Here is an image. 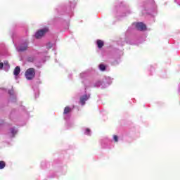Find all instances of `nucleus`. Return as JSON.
<instances>
[{
	"label": "nucleus",
	"instance_id": "nucleus-5",
	"mask_svg": "<svg viewBox=\"0 0 180 180\" xmlns=\"http://www.w3.org/2000/svg\"><path fill=\"white\" fill-rule=\"evenodd\" d=\"M89 99V95L86 96H83L81 98H80V103L82 105H85V102H86L87 100Z\"/></svg>",
	"mask_w": 180,
	"mask_h": 180
},
{
	"label": "nucleus",
	"instance_id": "nucleus-9",
	"mask_svg": "<svg viewBox=\"0 0 180 180\" xmlns=\"http://www.w3.org/2000/svg\"><path fill=\"white\" fill-rule=\"evenodd\" d=\"M70 112H71V108L69 107H66L64 110V115H67V113H70Z\"/></svg>",
	"mask_w": 180,
	"mask_h": 180
},
{
	"label": "nucleus",
	"instance_id": "nucleus-10",
	"mask_svg": "<svg viewBox=\"0 0 180 180\" xmlns=\"http://www.w3.org/2000/svg\"><path fill=\"white\" fill-rule=\"evenodd\" d=\"M5 168V162L0 161V169H4Z\"/></svg>",
	"mask_w": 180,
	"mask_h": 180
},
{
	"label": "nucleus",
	"instance_id": "nucleus-3",
	"mask_svg": "<svg viewBox=\"0 0 180 180\" xmlns=\"http://www.w3.org/2000/svg\"><path fill=\"white\" fill-rule=\"evenodd\" d=\"M138 30H146V27L143 22H136L134 24Z\"/></svg>",
	"mask_w": 180,
	"mask_h": 180
},
{
	"label": "nucleus",
	"instance_id": "nucleus-12",
	"mask_svg": "<svg viewBox=\"0 0 180 180\" xmlns=\"http://www.w3.org/2000/svg\"><path fill=\"white\" fill-rule=\"evenodd\" d=\"M17 132H18V131H16V129H11V134H13H13H16Z\"/></svg>",
	"mask_w": 180,
	"mask_h": 180
},
{
	"label": "nucleus",
	"instance_id": "nucleus-6",
	"mask_svg": "<svg viewBox=\"0 0 180 180\" xmlns=\"http://www.w3.org/2000/svg\"><path fill=\"white\" fill-rule=\"evenodd\" d=\"M20 73V68L19 66H17L13 72V74L15 77V78H18V75H19V74Z\"/></svg>",
	"mask_w": 180,
	"mask_h": 180
},
{
	"label": "nucleus",
	"instance_id": "nucleus-13",
	"mask_svg": "<svg viewBox=\"0 0 180 180\" xmlns=\"http://www.w3.org/2000/svg\"><path fill=\"white\" fill-rule=\"evenodd\" d=\"M113 139H114L115 141L117 142V141H118L117 136L114 135V136H113Z\"/></svg>",
	"mask_w": 180,
	"mask_h": 180
},
{
	"label": "nucleus",
	"instance_id": "nucleus-11",
	"mask_svg": "<svg viewBox=\"0 0 180 180\" xmlns=\"http://www.w3.org/2000/svg\"><path fill=\"white\" fill-rule=\"evenodd\" d=\"M99 69L101 70V71H105V67L104 66V65H100Z\"/></svg>",
	"mask_w": 180,
	"mask_h": 180
},
{
	"label": "nucleus",
	"instance_id": "nucleus-2",
	"mask_svg": "<svg viewBox=\"0 0 180 180\" xmlns=\"http://www.w3.org/2000/svg\"><path fill=\"white\" fill-rule=\"evenodd\" d=\"M47 32H49V28H47V27L41 29L35 33V37L37 39H41V37H43V36L44 34H46V33H47Z\"/></svg>",
	"mask_w": 180,
	"mask_h": 180
},
{
	"label": "nucleus",
	"instance_id": "nucleus-14",
	"mask_svg": "<svg viewBox=\"0 0 180 180\" xmlns=\"http://www.w3.org/2000/svg\"><path fill=\"white\" fill-rule=\"evenodd\" d=\"M89 133H91V130H89V129H86L85 131V134H89Z\"/></svg>",
	"mask_w": 180,
	"mask_h": 180
},
{
	"label": "nucleus",
	"instance_id": "nucleus-1",
	"mask_svg": "<svg viewBox=\"0 0 180 180\" xmlns=\"http://www.w3.org/2000/svg\"><path fill=\"white\" fill-rule=\"evenodd\" d=\"M35 74L36 73L34 72V69L30 68L25 72V77L28 80L33 79V78H34Z\"/></svg>",
	"mask_w": 180,
	"mask_h": 180
},
{
	"label": "nucleus",
	"instance_id": "nucleus-4",
	"mask_svg": "<svg viewBox=\"0 0 180 180\" xmlns=\"http://www.w3.org/2000/svg\"><path fill=\"white\" fill-rule=\"evenodd\" d=\"M9 64L7 61H5L4 63H0V70H2L4 68L6 71H8L9 70Z\"/></svg>",
	"mask_w": 180,
	"mask_h": 180
},
{
	"label": "nucleus",
	"instance_id": "nucleus-7",
	"mask_svg": "<svg viewBox=\"0 0 180 180\" xmlns=\"http://www.w3.org/2000/svg\"><path fill=\"white\" fill-rule=\"evenodd\" d=\"M27 49V46L24 45L17 48L18 51H25Z\"/></svg>",
	"mask_w": 180,
	"mask_h": 180
},
{
	"label": "nucleus",
	"instance_id": "nucleus-8",
	"mask_svg": "<svg viewBox=\"0 0 180 180\" xmlns=\"http://www.w3.org/2000/svg\"><path fill=\"white\" fill-rule=\"evenodd\" d=\"M97 46H98V49H102V47H103V41L97 40Z\"/></svg>",
	"mask_w": 180,
	"mask_h": 180
}]
</instances>
